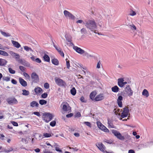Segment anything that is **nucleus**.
I'll return each mask as SVG.
<instances>
[{"label":"nucleus","mask_w":153,"mask_h":153,"mask_svg":"<svg viewBox=\"0 0 153 153\" xmlns=\"http://www.w3.org/2000/svg\"><path fill=\"white\" fill-rule=\"evenodd\" d=\"M7 101L8 103L10 105L16 104L18 103V101L14 97L7 99Z\"/></svg>","instance_id":"9"},{"label":"nucleus","mask_w":153,"mask_h":153,"mask_svg":"<svg viewBox=\"0 0 153 153\" xmlns=\"http://www.w3.org/2000/svg\"><path fill=\"white\" fill-rule=\"evenodd\" d=\"M3 79L4 80L6 81H8L10 80V78L9 77H4V76L3 78Z\"/></svg>","instance_id":"47"},{"label":"nucleus","mask_w":153,"mask_h":153,"mask_svg":"<svg viewBox=\"0 0 153 153\" xmlns=\"http://www.w3.org/2000/svg\"><path fill=\"white\" fill-rule=\"evenodd\" d=\"M73 49L78 53L82 54L84 53V51L80 48L76 46H74L73 47Z\"/></svg>","instance_id":"13"},{"label":"nucleus","mask_w":153,"mask_h":153,"mask_svg":"<svg viewBox=\"0 0 153 153\" xmlns=\"http://www.w3.org/2000/svg\"><path fill=\"white\" fill-rule=\"evenodd\" d=\"M56 124V122L55 121H53L50 123V125L51 126L53 127L55 126Z\"/></svg>","instance_id":"45"},{"label":"nucleus","mask_w":153,"mask_h":153,"mask_svg":"<svg viewBox=\"0 0 153 153\" xmlns=\"http://www.w3.org/2000/svg\"><path fill=\"white\" fill-rule=\"evenodd\" d=\"M13 57H15V59H16V61L20 62H21L22 64L24 65L25 66H28V63H27V62H25L24 63H23L22 62V59H19L20 58V56L19 54H18V53H16V54L15 55V56H14Z\"/></svg>","instance_id":"12"},{"label":"nucleus","mask_w":153,"mask_h":153,"mask_svg":"<svg viewBox=\"0 0 153 153\" xmlns=\"http://www.w3.org/2000/svg\"><path fill=\"white\" fill-rule=\"evenodd\" d=\"M11 123L12 124L15 126H18V124L17 123L15 122V121H12L11 122Z\"/></svg>","instance_id":"55"},{"label":"nucleus","mask_w":153,"mask_h":153,"mask_svg":"<svg viewBox=\"0 0 153 153\" xmlns=\"http://www.w3.org/2000/svg\"><path fill=\"white\" fill-rule=\"evenodd\" d=\"M19 81L20 84L23 86L26 87L27 85V82L22 78H19Z\"/></svg>","instance_id":"15"},{"label":"nucleus","mask_w":153,"mask_h":153,"mask_svg":"<svg viewBox=\"0 0 153 153\" xmlns=\"http://www.w3.org/2000/svg\"><path fill=\"white\" fill-rule=\"evenodd\" d=\"M82 34H85L87 33V31L85 28H83L80 30Z\"/></svg>","instance_id":"36"},{"label":"nucleus","mask_w":153,"mask_h":153,"mask_svg":"<svg viewBox=\"0 0 153 153\" xmlns=\"http://www.w3.org/2000/svg\"><path fill=\"white\" fill-rule=\"evenodd\" d=\"M66 40H67L68 42H70V44L71 45H74V44L72 42H71V40L70 39H68L66 37H65Z\"/></svg>","instance_id":"57"},{"label":"nucleus","mask_w":153,"mask_h":153,"mask_svg":"<svg viewBox=\"0 0 153 153\" xmlns=\"http://www.w3.org/2000/svg\"><path fill=\"white\" fill-rule=\"evenodd\" d=\"M71 94L73 95H75L76 93V90L75 88L73 87L71 90Z\"/></svg>","instance_id":"31"},{"label":"nucleus","mask_w":153,"mask_h":153,"mask_svg":"<svg viewBox=\"0 0 153 153\" xmlns=\"http://www.w3.org/2000/svg\"><path fill=\"white\" fill-rule=\"evenodd\" d=\"M96 146L101 151L105 153V147L102 143H99L97 145H96Z\"/></svg>","instance_id":"14"},{"label":"nucleus","mask_w":153,"mask_h":153,"mask_svg":"<svg viewBox=\"0 0 153 153\" xmlns=\"http://www.w3.org/2000/svg\"><path fill=\"white\" fill-rule=\"evenodd\" d=\"M35 61L38 63H40L41 62V60L39 58H36Z\"/></svg>","instance_id":"53"},{"label":"nucleus","mask_w":153,"mask_h":153,"mask_svg":"<svg viewBox=\"0 0 153 153\" xmlns=\"http://www.w3.org/2000/svg\"><path fill=\"white\" fill-rule=\"evenodd\" d=\"M118 85L121 87H122L123 86V82L124 81V80L123 78H119L118 80Z\"/></svg>","instance_id":"17"},{"label":"nucleus","mask_w":153,"mask_h":153,"mask_svg":"<svg viewBox=\"0 0 153 153\" xmlns=\"http://www.w3.org/2000/svg\"><path fill=\"white\" fill-rule=\"evenodd\" d=\"M1 55L6 56H8V54L7 52L3 51H1Z\"/></svg>","instance_id":"38"},{"label":"nucleus","mask_w":153,"mask_h":153,"mask_svg":"<svg viewBox=\"0 0 153 153\" xmlns=\"http://www.w3.org/2000/svg\"><path fill=\"white\" fill-rule=\"evenodd\" d=\"M11 82L14 84H16L17 83V81L14 79H12L11 80Z\"/></svg>","instance_id":"62"},{"label":"nucleus","mask_w":153,"mask_h":153,"mask_svg":"<svg viewBox=\"0 0 153 153\" xmlns=\"http://www.w3.org/2000/svg\"><path fill=\"white\" fill-rule=\"evenodd\" d=\"M61 106H62V109L64 112L69 113L71 111V108L67 102H63Z\"/></svg>","instance_id":"2"},{"label":"nucleus","mask_w":153,"mask_h":153,"mask_svg":"<svg viewBox=\"0 0 153 153\" xmlns=\"http://www.w3.org/2000/svg\"><path fill=\"white\" fill-rule=\"evenodd\" d=\"M124 91L126 93V94L129 97L133 95V91L128 85H126V86L125 89Z\"/></svg>","instance_id":"6"},{"label":"nucleus","mask_w":153,"mask_h":153,"mask_svg":"<svg viewBox=\"0 0 153 153\" xmlns=\"http://www.w3.org/2000/svg\"><path fill=\"white\" fill-rule=\"evenodd\" d=\"M123 100V97L121 96H119L117 99V102L118 106L121 107L122 106V101Z\"/></svg>","instance_id":"16"},{"label":"nucleus","mask_w":153,"mask_h":153,"mask_svg":"<svg viewBox=\"0 0 153 153\" xmlns=\"http://www.w3.org/2000/svg\"><path fill=\"white\" fill-rule=\"evenodd\" d=\"M12 151V149H5L4 150V152L7 153L9 152Z\"/></svg>","instance_id":"58"},{"label":"nucleus","mask_w":153,"mask_h":153,"mask_svg":"<svg viewBox=\"0 0 153 153\" xmlns=\"http://www.w3.org/2000/svg\"><path fill=\"white\" fill-rule=\"evenodd\" d=\"M23 75L26 78L28 79H30V76L27 73L24 72L23 73Z\"/></svg>","instance_id":"37"},{"label":"nucleus","mask_w":153,"mask_h":153,"mask_svg":"<svg viewBox=\"0 0 153 153\" xmlns=\"http://www.w3.org/2000/svg\"><path fill=\"white\" fill-rule=\"evenodd\" d=\"M112 133L114 135L116 136L117 138L120 140H124L125 137L124 136H122L121 134L116 130H112Z\"/></svg>","instance_id":"7"},{"label":"nucleus","mask_w":153,"mask_h":153,"mask_svg":"<svg viewBox=\"0 0 153 153\" xmlns=\"http://www.w3.org/2000/svg\"><path fill=\"white\" fill-rule=\"evenodd\" d=\"M104 98V97L102 94H100L95 98V100L96 101H99L103 100Z\"/></svg>","instance_id":"18"},{"label":"nucleus","mask_w":153,"mask_h":153,"mask_svg":"<svg viewBox=\"0 0 153 153\" xmlns=\"http://www.w3.org/2000/svg\"><path fill=\"white\" fill-rule=\"evenodd\" d=\"M39 105V104L38 103L35 101H33L30 103V106L32 107H34V106H36V107H38Z\"/></svg>","instance_id":"22"},{"label":"nucleus","mask_w":153,"mask_h":153,"mask_svg":"<svg viewBox=\"0 0 153 153\" xmlns=\"http://www.w3.org/2000/svg\"><path fill=\"white\" fill-rule=\"evenodd\" d=\"M84 56H86L88 58H89V57H92L93 56L89 54L86 51H84Z\"/></svg>","instance_id":"30"},{"label":"nucleus","mask_w":153,"mask_h":153,"mask_svg":"<svg viewBox=\"0 0 153 153\" xmlns=\"http://www.w3.org/2000/svg\"><path fill=\"white\" fill-rule=\"evenodd\" d=\"M75 117H81V114L80 112H77L74 116Z\"/></svg>","instance_id":"52"},{"label":"nucleus","mask_w":153,"mask_h":153,"mask_svg":"<svg viewBox=\"0 0 153 153\" xmlns=\"http://www.w3.org/2000/svg\"><path fill=\"white\" fill-rule=\"evenodd\" d=\"M43 58L45 61L47 62H49L50 61V58L49 56L46 54H45L43 56Z\"/></svg>","instance_id":"29"},{"label":"nucleus","mask_w":153,"mask_h":153,"mask_svg":"<svg viewBox=\"0 0 153 153\" xmlns=\"http://www.w3.org/2000/svg\"><path fill=\"white\" fill-rule=\"evenodd\" d=\"M22 141L25 143H28V141L25 139L22 138Z\"/></svg>","instance_id":"64"},{"label":"nucleus","mask_w":153,"mask_h":153,"mask_svg":"<svg viewBox=\"0 0 153 153\" xmlns=\"http://www.w3.org/2000/svg\"><path fill=\"white\" fill-rule=\"evenodd\" d=\"M100 62L99 61V62L98 63H97V68H100Z\"/></svg>","instance_id":"63"},{"label":"nucleus","mask_w":153,"mask_h":153,"mask_svg":"<svg viewBox=\"0 0 153 153\" xmlns=\"http://www.w3.org/2000/svg\"><path fill=\"white\" fill-rule=\"evenodd\" d=\"M8 70L9 72L11 74H14L15 73V71L13 70L11 68H8Z\"/></svg>","instance_id":"41"},{"label":"nucleus","mask_w":153,"mask_h":153,"mask_svg":"<svg viewBox=\"0 0 153 153\" xmlns=\"http://www.w3.org/2000/svg\"><path fill=\"white\" fill-rule=\"evenodd\" d=\"M10 53L13 56V57L15 56L17 53H15L12 51H11L10 52Z\"/></svg>","instance_id":"59"},{"label":"nucleus","mask_w":153,"mask_h":153,"mask_svg":"<svg viewBox=\"0 0 153 153\" xmlns=\"http://www.w3.org/2000/svg\"><path fill=\"white\" fill-rule=\"evenodd\" d=\"M7 22L10 24L14 25L15 24L14 21L12 19L10 20H8Z\"/></svg>","instance_id":"40"},{"label":"nucleus","mask_w":153,"mask_h":153,"mask_svg":"<svg viewBox=\"0 0 153 153\" xmlns=\"http://www.w3.org/2000/svg\"><path fill=\"white\" fill-rule=\"evenodd\" d=\"M55 81L56 83L60 86H65L66 85V83L65 82L60 78L55 77Z\"/></svg>","instance_id":"5"},{"label":"nucleus","mask_w":153,"mask_h":153,"mask_svg":"<svg viewBox=\"0 0 153 153\" xmlns=\"http://www.w3.org/2000/svg\"><path fill=\"white\" fill-rule=\"evenodd\" d=\"M73 115V114L72 113H70L66 115V117L67 118L71 117H72Z\"/></svg>","instance_id":"56"},{"label":"nucleus","mask_w":153,"mask_h":153,"mask_svg":"<svg viewBox=\"0 0 153 153\" xmlns=\"http://www.w3.org/2000/svg\"><path fill=\"white\" fill-rule=\"evenodd\" d=\"M142 94L143 96L146 97H148L149 96V94L148 91L146 89L143 90Z\"/></svg>","instance_id":"19"},{"label":"nucleus","mask_w":153,"mask_h":153,"mask_svg":"<svg viewBox=\"0 0 153 153\" xmlns=\"http://www.w3.org/2000/svg\"><path fill=\"white\" fill-rule=\"evenodd\" d=\"M63 13L65 16L66 18L72 20H74L76 19V17L69 11L65 10L64 11Z\"/></svg>","instance_id":"4"},{"label":"nucleus","mask_w":153,"mask_h":153,"mask_svg":"<svg viewBox=\"0 0 153 153\" xmlns=\"http://www.w3.org/2000/svg\"><path fill=\"white\" fill-rule=\"evenodd\" d=\"M59 53L60 55L63 57L64 56V55L63 52L61 50L60 48H59V50H57Z\"/></svg>","instance_id":"39"},{"label":"nucleus","mask_w":153,"mask_h":153,"mask_svg":"<svg viewBox=\"0 0 153 153\" xmlns=\"http://www.w3.org/2000/svg\"><path fill=\"white\" fill-rule=\"evenodd\" d=\"M112 91L114 92H117L119 90V88L117 86H115L111 88Z\"/></svg>","instance_id":"25"},{"label":"nucleus","mask_w":153,"mask_h":153,"mask_svg":"<svg viewBox=\"0 0 153 153\" xmlns=\"http://www.w3.org/2000/svg\"><path fill=\"white\" fill-rule=\"evenodd\" d=\"M47 101L44 100H41L39 101V104L42 105H45L47 104Z\"/></svg>","instance_id":"32"},{"label":"nucleus","mask_w":153,"mask_h":153,"mask_svg":"<svg viewBox=\"0 0 153 153\" xmlns=\"http://www.w3.org/2000/svg\"><path fill=\"white\" fill-rule=\"evenodd\" d=\"M96 93L95 91H92L90 94V98L93 100L94 99V97L96 95Z\"/></svg>","instance_id":"24"},{"label":"nucleus","mask_w":153,"mask_h":153,"mask_svg":"<svg viewBox=\"0 0 153 153\" xmlns=\"http://www.w3.org/2000/svg\"><path fill=\"white\" fill-rule=\"evenodd\" d=\"M0 32L1 33V34L4 36L5 37H8L10 36V35L8 33H6L5 32L2 31L1 30H0Z\"/></svg>","instance_id":"28"},{"label":"nucleus","mask_w":153,"mask_h":153,"mask_svg":"<svg viewBox=\"0 0 153 153\" xmlns=\"http://www.w3.org/2000/svg\"><path fill=\"white\" fill-rule=\"evenodd\" d=\"M51 62L52 63L55 65H59V61L56 59H53L51 60Z\"/></svg>","instance_id":"26"},{"label":"nucleus","mask_w":153,"mask_h":153,"mask_svg":"<svg viewBox=\"0 0 153 153\" xmlns=\"http://www.w3.org/2000/svg\"><path fill=\"white\" fill-rule=\"evenodd\" d=\"M34 91L36 94H37L41 93L42 91V89L41 88L38 87L35 88Z\"/></svg>","instance_id":"23"},{"label":"nucleus","mask_w":153,"mask_h":153,"mask_svg":"<svg viewBox=\"0 0 153 153\" xmlns=\"http://www.w3.org/2000/svg\"><path fill=\"white\" fill-rule=\"evenodd\" d=\"M97 123L98 127L100 129L106 132H109L108 130L100 122L98 121Z\"/></svg>","instance_id":"10"},{"label":"nucleus","mask_w":153,"mask_h":153,"mask_svg":"<svg viewBox=\"0 0 153 153\" xmlns=\"http://www.w3.org/2000/svg\"><path fill=\"white\" fill-rule=\"evenodd\" d=\"M129 113V110L128 107H126L123 108V112L122 113L121 117L123 118L126 117L128 115Z\"/></svg>","instance_id":"8"},{"label":"nucleus","mask_w":153,"mask_h":153,"mask_svg":"<svg viewBox=\"0 0 153 153\" xmlns=\"http://www.w3.org/2000/svg\"><path fill=\"white\" fill-rule=\"evenodd\" d=\"M68 59H66V66H67V68H68V69L70 67V64L69 63V60L67 61Z\"/></svg>","instance_id":"43"},{"label":"nucleus","mask_w":153,"mask_h":153,"mask_svg":"<svg viewBox=\"0 0 153 153\" xmlns=\"http://www.w3.org/2000/svg\"><path fill=\"white\" fill-rule=\"evenodd\" d=\"M104 141L109 144H111L112 143V141L111 140H104Z\"/></svg>","instance_id":"54"},{"label":"nucleus","mask_w":153,"mask_h":153,"mask_svg":"<svg viewBox=\"0 0 153 153\" xmlns=\"http://www.w3.org/2000/svg\"><path fill=\"white\" fill-rule=\"evenodd\" d=\"M84 123L89 127H91V124L90 122H85Z\"/></svg>","instance_id":"48"},{"label":"nucleus","mask_w":153,"mask_h":153,"mask_svg":"<svg viewBox=\"0 0 153 153\" xmlns=\"http://www.w3.org/2000/svg\"><path fill=\"white\" fill-rule=\"evenodd\" d=\"M48 96V94L46 93H45L41 95L42 97L43 98H45Z\"/></svg>","instance_id":"44"},{"label":"nucleus","mask_w":153,"mask_h":153,"mask_svg":"<svg viewBox=\"0 0 153 153\" xmlns=\"http://www.w3.org/2000/svg\"><path fill=\"white\" fill-rule=\"evenodd\" d=\"M22 92V95L25 96H28L30 94L29 92L28 91H27L25 89L23 90Z\"/></svg>","instance_id":"27"},{"label":"nucleus","mask_w":153,"mask_h":153,"mask_svg":"<svg viewBox=\"0 0 153 153\" xmlns=\"http://www.w3.org/2000/svg\"><path fill=\"white\" fill-rule=\"evenodd\" d=\"M19 68L20 70L22 72L25 71V68L22 66H19Z\"/></svg>","instance_id":"49"},{"label":"nucleus","mask_w":153,"mask_h":153,"mask_svg":"<svg viewBox=\"0 0 153 153\" xmlns=\"http://www.w3.org/2000/svg\"><path fill=\"white\" fill-rule=\"evenodd\" d=\"M31 76L33 82L34 83H36L39 81L38 76L36 73H33L31 74Z\"/></svg>","instance_id":"11"},{"label":"nucleus","mask_w":153,"mask_h":153,"mask_svg":"<svg viewBox=\"0 0 153 153\" xmlns=\"http://www.w3.org/2000/svg\"><path fill=\"white\" fill-rule=\"evenodd\" d=\"M33 114H34L37 116L38 117H39L40 116V115L39 112H33Z\"/></svg>","instance_id":"60"},{"label":"nucleus","mask_w":153,"mask_h":153,"mask_svg":"<svg viewBox=\"0 0 153 153\" xmlns=\"http://www.w3.org/2000/svg\"><path fill=\"white\" fill-rule=\"evenodd\" d=\"M24 49L25 50L27 51H30L32 52L33 51L31 48L28 47L27 46H24Z\"/></svg>","instance_id":"33"},{"label":"nucleus","mask_w":153,"mask_h":153,"mask_svg":"<svg viewBox=\"0 0 153 153\" xmlns=\"http://www.w3.org/2000/svg\"><path fill=\"white\" fill-rule=\"evenodd\" d=\"M108 126L111 128H114V126L111 121L108 120Z\"/></svg>","instance_id":"42"},{"label":"nucleus","mask_w":153,"mask_h":153,"mask_svg":"<svg viewBox=\"0 0 153 153\" xmlns=\"http://www.w3.org/2000/svg\"><path fill=\"white\" fill-rule=\"evenodd\" d=\"M51 136V135L50 134L47 133H44L43 134V138L44 137H49Z\"/></svg>","instance_id":"35"},{"label":"nucleus","mask_w":153,"mask_h":153,"mask_svg":"<svg viewBox=\"0 0 153 153\" xmlns=\"http://www.w3.org/2000/svg\"><path fill=\"white\" fill-rule=\"evenodd\" d=\"M55 149L56 151L61 152H62V151L59 148L57 147H55Z\"/></svg>","instance_id":"61"},{"label":"nucleus","mask_w":153,"mask_h":153,"mask_svg":"<svg viewBox=\"0 0 153 153\" xmlns=\"http://www.w3.org/2000/svg\"><path fill=\"white\" fill-rule=\"evenodd\" d=\"M136 13L133 10H131V13H130V15L131 16H134L136 15Z\"/></svg>","instance_id":"50"},{"label":"nucleus","mask_w":153,"mask_h":153,"mask_svg":"<svg viewBox=\"0 0 153 153\" xmlns=\"http://www.w3.org/2000/svg\"><path fill=\"white\" fill-rule=\"evenodd\" d=\"M76 23L77 24H82V23L84 24V22L82 20H81V19L78 20H77L76 21Z\"/></svg>","instance_id":"51"},{"label":"nucleus","mask_w":153,"mask_h":153,"mask_svg":"<svg viewBox=\"0 0 153 153\" xmlns=\"http://www.w3.org/2000/svg\"><path fill=\"white\" fill-rule=\"evenodd\" d=\"M7 63V61L5 59L0 58V66H4Z\"/></svg>","instance_id":"21"},{"label":"nucleus","mask_w":153,"mask_h":153,"mask_svg":"<svg viewBox=\"0 0 153 153\" xmlns=\"http://www.w3.org/2000/svg\"><path fill=\"white\" fill-rule=\"evenodd\" d=\"M11 42L13 45L17 48H19L21 46L20 44L17 42L11 40Z\"/></svg>","instance_id":"20"},{"label":"nucleus","mask_w":153,"mask_h":153,"mask_svg":"<svg viewBox=\"0 0 153 153\" xmlns=\"http://www.w3.org/2000/svg\"><path fill=\"white\" fill-rule=\"evenodd\" d=\"M129 27L131 28L133 30H136V26L133 24L128 25Z\"/></svg>","instance_id":"34"},{"label":"nucleus","mask_w":153,"mask_h":153,"mask_svg":"<svg viewBox=\"0 0 153 153\" xmlns=\"http://www.w3.org/2000/svg\"><path fill=\"white\" fill-rule=\"evenodd\" d=\"M43 116V120L46 123H48L54 117L52 114H51L50 113L44 114Z\"/></svg>","instance_id":"3"},{"label":"nucleus","mask_w":153,"mask_h":153,"mask_svg":"<svg viewBox=\"0 0 153 153\" xmlns=\"http://www.w3.org/2000/svg\"><path fill=\"white\" fill-rule=\"evenodd\" d=\"M85 26L91 31H94L97 28L96 23L94 20H89L85 21Z\"/></svg>","instance_id":"1"},{"label":"nucleus","mask_w":153,"mask_h":153,"mask_svg":"<svg viewBox=\"0 0 153 153\" xmlns=\"http://www.w3.org/2000/svg\"><path fill=\"white\" fill-rule=\"evenodd\" d=\"M44 87L46 89L49 88V84L47 82L45 83L44 84Z\"/></svg>","instance_id":"46"}]
</instances>
